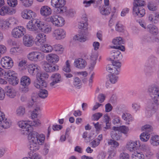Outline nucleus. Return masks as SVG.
<instances>
[{"instance_id":"nucleus-62","label":"nucleus","mask_w":159,"mask_h":159,"mask_svg":"<svg viewBox=\"0 0 159 159\" xmlns=\"http://www.w3.org/2000/svg\"><path fill=\"white\" fill-rule=\"evenodd\" d=\"M40 109L39 107H37L33 111L31 114V117L32 118H35L37 117L38 111H40Z\"/></svg>"},{"instance_id":"nucleus-30","label":"nucleus","mask_w":159,"mask_h":159,"mask_svg":"<svg viewBox=\"0 0 159 159\" xmlns=\"http://www.w3.org/2000/svg\"><path fill=\"white\" fill-rule=\"evenodd\" d=\"M31 83L30 78L27 76H23L20 79V85L22 87H28Z\"/></svg>"},{"instance_id":"nucleus-10","label":"nucleus","mask_w":159,"mask_h":159,"mask_svg":"<svg viewBox=\"0 0 159 159\" xmlns=\"http://www.w3.org/2000/svg\"><path fill=\"white\" fill-rule=\"evenodd\" d=\"M25 32V29L23 26H20L13 29L11 32V34L14 38L18 39L23 36Z\"/></svg>"},{"instance_id":"nucleus-36","label":"nucleus","mask_w":159,"mask_h":159,"mask_svg":"<svg viewBox=\"0 0 159 159\" xmlns=\"http://www.w3.org/2000/svg\"><path fill=\"white\" fill-rule=\"evenodd\" d=\"M53 49V48L52 47L48 44L44 43L40 46L41 50L44 52L49 53L51 52Z\"/></svg>"},{"instance_id":"nucleus-40","label":"nucleus","mask_w":159,"mask_h":159,"mask_svg":"<svg viewBox=\"0 0 159 159\" xmlns=\"http://www.w3.org/2000/svg\"><path fill=\"white\" fill-rule=\"evenodd\" d=\"M147 29L151 34L156 35L158 33V30L157 27L152 24L148 25L147 27Z\"/></svg>"},{"instance_id":"nucleus-25","label":"nucleus","mask_w":159,"mask_h":159,"mask_svg":"<svg viewBox=\"0 0 159 159\" xmlns=\"http://www.w3.org/2000/svg\"><path fill=\"white\" fill-rule=\"evenodd\" d=\"M47 61L49 63L54 64L59 61L58 56L56 54L51 53L48 55L46 57Z\"/></svg>"},{"instance_id":"nucleus-63","label":"nucleus","mask_w":159,"mask_h":159,"mask_svg":"<svg viewBox=\"0 0 159 159\" xmlns=\"http://www.w3.org/2000/svg\"><path fill=\"white\" fill-rule=\"evenodd\" d=\"M102 116V113L98 112L94 114L93 116V119L94 120H98Z\"/></svg>"},{"instance_id":"nucleus-7","label":"nucleus","mask_w":159,"mask_h":159,"mask_svg":"<svg viewBox=\"0 0 159 159\" xmlns=\"http://www.w3.org/2000/svg\"><path fill=\"white\" fill-rule=\"evenodd\" d=\"M142 129L145 132L140 135V139L142 141L146 142L150 137V132L152 130V128L150 125H146L142 127Z\"/></svg>"},{"instance_id":"nucleus-5","label":"nucleus","mask_w":159,"mask_h":159,"mask_svg":"<svg viewBox=\"0 0 159 159\" xmlns=\"http://www.w3.org/2000/svg\"><path fill=\"white\" fill-rule=\"evenodd\" d=\"M148 92L150 97L155 102L154 108H158L159 101V88L155 86H150L148 89Z\"/></svg>"},{"instance_id":"nucleus-34","label":"nucleus","mask_w":159,"mask_h":159,"mask_svg":"<svg viewBox=\"0 0 159 159\" xmlns=\"http://www.w3.org/2000/svg\"><path fill=\"white\" fill-rule=\"evenodd\" d=\"M11 124V120L5 118L0 122V126L4 129H7L10 127Z\"/></svg>"},{"instance_id":"nucleus-31","label":"nucleus","mask_w":159,"mask_h":159,"mask_svg":"<svg viewBox=\"0 0 159 159\" xmlns=\"http://www.w3.org/2000/svg\"><path fill=\"white\" fill-rule=\"evenodd\" d=\"M5 91L6 95L10 98H14L16 95L15 90L11 87H7L5 89Z\"/></svg>"},{"instance_id":"nucleus-1","label":"nucleus","mask_w":159,"mask_h":159,"mask_svg":"<svg viewBox=\"0 0 159 159\" xmlns=\"http://www.w3.org/2000/svg\"><path fill=\"white\" fill-rule=\"evenodd\" d=\"M40 124V121L38 120H34L33 122L30 121H20L18 123V126L22 129L23 134H27L29 130L31 129L32 126H37Z\"/></svg>"},{"instance_id":"nucleus-38","label":"nucleus","mask_w":159,"mask_h":159,"mask_svg":"<svg viewBox=\"0 0 159 159\" xmlns=\"http://www.w3.org/2000/svg\"><path fill=\"white\" fill-rule=\"evenodd\" d=\"M157 61L156 58L155 57L153 56L150 57L146 63V66L148 67H149V68L151 69V66L156 63Z\"/></svg>"},{"instance_id":"nucleus-44","label":"nucleus","mask_w":159,"mask_h":159,"mask_svg":"<svg viewBox=\"0 0 159 159\" xmlns=\"http://www.w3.org/2000/svg\"><path fill=\"white\" fill-rule=\"evenodd\" d=\"M18 22V20L16 18L14 17H11L8 20L5 21V22L6 23V25L8 26H9L10 25H16Z\"/></svg>"},{"instance_id":"nucleus-55","label":"nucleus","mask_w":159,"mask_h":159,"mask_svg":"<svg viewBox=\"0 0 159 159\" xmlns=\"http://www.w3.org/2000/svg\"><path fill=\"white\" fill-rule=\"evenodd\" d=\"M23 5L27 7L31 6L33 3V0H21Z\"/></svg>"},{"instance_id":"nucleus-19","label":"nucleus","mask_w":159,"mask_h":159,"mask_svg":"<svg viewBox=\"0 0 159 159\" xmlns=\"http://www.w3.org/2000/svg\"><path fill=\"white\" fill-rule=\"evenodd\" d=\"M140 148L145 152L146 157L148 159H151L154 155L153 152L151 150L150 147L148 145L143 144Z\"/></svg>"},{"instance_id":"nucleus-15","label":"nucleus","mask_w":159,"mask_h":159,"mask_svg":"<svg viewBox=\"0 0 159 159\" xmlns=\"http://www.w3.org/2000/svg\"><path fill=\"white\" fill-rule=\"evenodd\" d=\"M43 68L47 72H51L58 70V66L57 65L52 66L49 63L45 61L41 62Z\"/></svg>"},{"instance_id":"nucleus-9","label":"nucleus","mask_w":159,"mask_h":159,"mask_svg":"<svg viewBox=\"0 0 159 159\" xmlns=\"http://www.w3.org/2000/svg\"><path fill=\"white\" fill-rule=\"evenodd\" d=\"M141 145L139 140L134 141L130 140L128 142L126 145V148L127 150L131 152H136Z\"/></svg>"},{"instance_id":"nucleus-50","label":"nucleus","mask_w":159,"mask_h":159,"mask_svg":"<svg viewBox=\"0 0 159 159\" xmlns=\"http://www.w3.org/2000/svg\"><path fill=\"white\" fill-rule=\"evenodd\" d=\"M62 70L66 72L69 73L71 71L70 62L69 60H68L66 61L65 65L63 67Z\"/></svg>"},{"instance_id":"nucleus-49","label":"nucleus","mask_w":159,"mask_h":159,"mask_svg":"<svg viewBox=\"0 0 159 159\" xmlns=\"http://www.w3.org/2000/svg\"><path fill=\"white\" fill-rule=\"evenodd\" d=\"M102 0H98V2L95 1V0H90L89 1L84 0L83 2V4L85 7H88L90 6L92 3H96L98 4Z\"/></svg>"},{"instance_id":"nucleus-54","label":"nucleus","mask_w":159,"mask_h":159,"mask_svg":"<svg viewBox=\"0 0 159 159\" xmlns=\"http://www.w3.org/2000/svg\"><path fill=\"white\" fill-rule=\"evenodd\" d=\"M48 75L47 73H41L39 72L37 75V79L43 80V79L47 78L48 77Z\"/></svg>"},{"instance_id":"nucleus-47","label":"nucleus","mask_w":159,"mask_h":159,"mask_svg":"<svg viewBox=\"0 0 159 159\" xmlns=\"http://www.w3.org/2000/svg\"><path fill=\"white\" fill-rule=\"evenodd\" d=\"M132 159H144V155L142 152H134L131 156Z\"/></svg>"},{"instance_id":"nucleus-8","label":"nucleus","mask_w":159,"mask_h":159,"mask_svg":"<svg viewBox=\"0 0 159 159\" xmlns=\"http://www.w3.org/2000/svg\"><path fill=\"white\" fill-rule=\"evenodd\" d=\"M41 21L39 19H35L30 20L26 25L27 29L30 30L37 32Z\"/></svg>"},{"instance_id":"nucleus-51","label":"nucleus","mask_w":159,"mask_h":159,"mask_svg":"<svg viewBox=\"0 0 159 159\" xmlns=\"http://www.w3.org/2000/svg\"><path fill=\"white\" fill-rule=\"evenodd\" d=\"M25 112V108L23 106L18 107L16 110V115L18 116H22Z\"/></svg>"},{"instance_id":"nucleus-61","label":"nucleus","mask_w":159,"mask_h":159,"mask_svg":"<svg viewBox=\"0 0 159 159\" xmlns=\"http://www.w3.org/2000/svg\"><path fill=\"white\" fill-rule=\"evenodd\" d=\"M129 155L125 152L121 153L119 156L120 159H129Z\"/></svg>"},{"instance_id":"nucleus-22","label":"nucleus","mask_w":159,"mask_h":159,"mask_svg":"<svg viewBox=\"0 0 159 159\" xmlns=\"http://www.w3.org/2000/svg\"><path fill=\"white\" fill-rule=\"evenodd\" d=\"M40 67L37 64H31L28 66L27 70L29 73L32 75H37L39 70Z\"/></svg>"},{"instance_id":"nucleus-64","label":"nucleus","mask_w":159,"mask_h":159,"mask_svg":"<svg viewBox=\"0 0 159 159\" xmlns=\"http://www.w3.org/2000/svg\"><path fill=\"white\" fill-rule=\"evenodd\" d=\"M100 142L98 139H95L90 142V145L93 148H94L98 146L100 144Z\"/></svg>"},{"instance_id":"nucleus-14","label":"nucleus","mask_w":159,"mask_h":159,"mask_svg":"<svg viewBox=\"0 0 159 159\" xmlns=\"http://www.w3.org/2000/svg\"><path fill=\"white\" fill-rule=\"evenodd\" d=\"M50 80L52 81L50 84L51 87H55L56 85L62 81L61 75L58 73H55L52 74L50 77Z\"/></svg>"},{"instance_id":"nucleus-41","label":"nucleus","mask_w":159,"mask_h":159,"mask_svg":"<svg viewBox=\"0 0 159 159\" xmlns=\"http://www.w3.org/2000/svg\"><path fill=\"white\" fill-rule=\"evenodd\" d=\"M12 14V12L10 11L9 8L7 6L3 7L0 9V15L1 16Z\"/></svg>"},{"instance_id":"nucleus-13","label":"nucleus","mask_w":159,"mask_h":159,"mask_svg":"<svg viewBox=\"0 0 159 159\" xmlns=\"http://www.w3.org/2000/svg\"><path fill=\"white\" fill-rule=\"evenodd\" d=\"M1 64L2 67L6 69H9L13 66V61L9 57H5L1 60Z\"/></svg>"},{"instance_id":"nucleus-20","label":"nucleus","mask_w":159,"mask_h":159,"mask_svg":"<svg viewBox=\"0 0 159 159\" xmlns=\"http://www.w3.org/2000/svg\"><path fill=\"white\" fill-rule=\"evenodd\" d=\"M52 36L55 39L60 40L65 37L66 32L62 29H56L53 31Z\"/></svg>"},{"instance_id":"nucleus-18","label":"nucleus","mask_w":159,"mask_h":159,"mask_svg":"<svg viewBox=\"0 0 159 159\" xmlns=\"http://www.w3.org/2000/svg\"><path fill=\"white\" fill-rule=\"evenodd\" d=\"M133 14L135 16H138L139 17L143 16L145 14V10L143 7H136V6L133 7Z\"/></svg>"},{"instance_id":"nucleus-3","label":"nucleus","mask_w":159,"mask_h":159,"mask_svg":"<svg viewBox=\"0 0 159 159\" xmlns=\"http://www.w3.org/2000/svg\"><path fill=\"white\" fill-rule=\"evenodd\" d=\"M114 130L111 133V136L113 139L117 140L120 139L121 137V133L126 134L129 130V128L124 125L116 127H114Z\"/></svg>"},{"instance_id":"nucleus-16","label":"nucleus","mask_w":159,"mask_h":159,"mask_svg":"<svg viewBox=\"0 0 159 159\" xmlns=\"http://www.w3.org/2000/svg\"><path fill=\"white\" fill-rule=\"evenodd\" d=\"M6 75L8 76V81L10 84L13 85H16L19 82V79L17 77V74H14L9 70Z\"/></svg>"},{"instance_id":"nucleus-6","label":"nucleus","mask_w":159,"mask_h":159,"mask_svg":"<svg viewBox=\"0 0 159 159\" xmlns=\"http://www.w3.org/2000/svg\"><path fill=\"white\" fill-rule=\"evenodd\" d=\"M51 4L56 8V12L57 14H62L66 11V7L65 6V0H51Z\"/></svg>"},{"instance_id":"nucleus-46","label":"nucleus","mask_w":159,"mask_h":159,"mask_svg":"<svg viewBox=\"0 0 159 159\" xmlns=\"http://www.w3.org/2000/svg\"><path fill=\"white\" fill-rule=\"evenodd\" d=\"M88 59V58L86 55L84 56H81L80 58V69L84 68L87 65L86 60Z\"/></svg>"},{"instance_id":"nucleus-24","label":"nucleus","mask_w":159,"mask_h":159,"mask_svg":"<svg viewBox=\"0 0 159 159\" xmlns=\"http://www.w3.org/2000/svg\"><path fill=\"white\" fill-rule=\"evenodd\" d=\"M35 13L31 10L29 9L24 10L22 12V17L26 19H30L35 17Z\"/></svg>"},{"instance_id":"nucleus-33","label":"nucleus","mask_w":159,"mask_h":159,"mask_svg":"<svg viewBox=\"0 0 159 159\" xmlns=\"http://www.w3.org/2000/svg\"><path fill=\"white\" fill-rule=\"evenodd\" d=\"M34 85L37 89H41L46 87L47 84L46 82L43 80L37 79V80L34 83Z\"/></svg>"},{"instance_id":"nucleus-21","label":"nucleus","mask_w":159,"mask_h":159,"mask_svg":"<svg viewBox=\"0 0 159 159\" xmlns=\"http://www.w3.org/2000/svg\"><path fill=\"white\" fill-rule=\"evenodd\" d=\"M35 43L39 46H41L46 41V35L44 34H39L35 39Z\"/></svg>"},{"instance_id":"nucleus-42","label":"nucleus","mask_w":159,"mask_h":159,"mask_svg":"<svg viewBox=\"0 0 159 159\" xmlns=\"http://www.w3.org/2000/svg\"><path fill=\"white\" fill-rule=\"evenodd\" d=\"M122 118L128 124H129V122L132 121L133 120L131 115L127 113H123L122 115Z\"/></svg>"},{"instance_id":"nucleus-27","label":"nucleus","mask_w":159,"mask_h":159,"mask_svg":"<svg viewBox=\"0 0 159 159\" xmlns=\"http://www.w3.org/2000/svg\"><path fill=\"white\" fill-rule=\"evenodd\" d=\"M110 59L112 60V59H116L118 60H121L122 58V54L117 49H115L111 52Z\"/></svg>"},{"instance_id":"nucleus-4","label":"nucleus","mask_w":159,"mask_h":159,"mask_svg":"<svg viewBox=\"0 0 159 159\" xmlns=\"http://www.w3.org/2000/svg\"><path fill=\"white\" fill-rule=\"evenodd\" d=\"M29 132L27 134H28V139L29 142H38L40 144H42L44 143L45 137L44 134L39 135V134L37 132L34 131L31 132L30 133Z\"/></svg>"},{"instance_id":"nucleus-59","label":"nucleus","mask_w":159,"mask_h":159,"mask_svg":"<svg viewBox=\"0 0 159 159\" xmlns=\"http://www.w3.org/2000/svg\"><path fill=\"white\" fill-rule=\"evenodd\" d=\"M7 4L10 7H14L17 4V0H7Z\"/></svg>"},{"instance_id":"nucleus-17","label":"nucleus","mask_w":159,"mask_h":159,"mask_svg":"<svg viewBox=\"0 0 159 159\" xmlns=\"http://www.w3.org/2000/svg\"><path fill=\"white\" fill-rule=\"evenodd\" d=\"M154 105L155 102L154 101L152 102H150L148 104L145 111V115L148 118L151 116L158 109V108L157 109L154 108Z\"/></svg>"},{"instance_id":"nucleus-37","label":"nucleus","mask_w":159,"mask_h":159,"mask_svg":"<svg viewBox=\"0 0 159 159\" xmlns=\"http://www.w3.org/2000/svg\"><path fill=\"white\" fill-rule=\"evenodd\" d=\"M29 143L28 148L31 151L33 152L38 150L40 148L39 145H41L40 144H39L38 142H29Z\"/></svg>"},{"instance_id":"nucleus-32","label":"nucleus","mask_w":159,"mask_h":159,"mask_svg":"<svg viewBox=\"0 0 159 159\" xmlns=\"http://www.w3.org/2000/svg\"><path fill=\"white\" fill-rule=\"evenodd\" d=\"M39 29L41 30L42 32L47 34L50 32L52 30V28L50 25L46 24H43L42 21L41 22Z\"/></svg>"},{"instance_id":"nucleus-39","label":"nucleus","mask_w":159,"mask_h":159,"mask_svg":"<svg viewBox=\"0 0 159 159\" xmlns=\"http://www.w3.org/2000/svg\"><path fill=\"white\" fill-rule=\"evenodd\" d=\"M112 43L116 46H112L111 47V48H116V46L121 45L123 44V41L121 37H119L114 39L112 40Z\"/></svg>"},{"instance_id":"nucleus-29","label":"nucleus","mask_w":159,"mask_h":159,"mask_svg":"<svg viewBox=\"0 0 159 159\" xmlns=\"http://www.w3.org/2000/svg\"><path fill=\"white\" fill-rule=\"evenodd\" d=\"M152 41V38L149 34L143 35L141 38V43L142 44H146L151 43Z\"/></svg>"},{"instance_id":"nucleus-12","label":"nucleus","mask_w":159,"mask_h":159,"mask_svg":"<svg viewBox=\"0 0 159 159\" xmlns=\"http://www.w3.org/2000/svg\"><path fill=\"white\" fill-rule=\"evenodd\" d=\"M43 54L42 53L38 51L32 52L28 54L27 58L31 61L37 62L41 59Z\"/></svg>"},{"instance_id":"nucleus-56","label":"nucleus","mask_w":159,"mask_h":159,"mask_svg":"<svg viewBox=\"0 0 159 159\" xmlns=\"http://www.w3.org/2000/svg\"><path fill=\"white\" fill-rule=\"evenodd\" d=\"M109 80L112 84H115L117 81L118 77L114 74L110 75L109 76Z\"/></svg>"},{"instance_id":"nucleus-35","label":"nucleus","mask_w":159,"mask_h":159,"mask_svg":"<svg viewBox=\"0 0 159 159\" xmlns=\"http://www.w3.org/2000/svg\"><path fill=\"white\" fill-rule=\"evenodd\" d=\"M106 69L109 73L116 75L119 74L120 71V69H116V67H114L112 64L108 65L106 67Z\"/></svg>"},{"instance_id":"nucleus-43","label":"nucleus","mask_w":159,"mask_h":159,"mask_svg":"<svg viewBox=\"0 0 159 159\" xmlns=\"http://www.w3.org/2000/svg\"><path fill=\"white\" fill-rule=\"evenodd\" d=\"M99 9L100 13L104 15H107L109 14L111 10L110 7L107 6L104 7H100Z\"/></svg>"},{"instance_id":"nucleus-58","label":"nucleus","mask_w":159,"mask_h":159,"mask_svg":"<svg viewBox=\"0 0 159 159\" xmlns=\"http://www.w3.org/2000/svg\"><path fill=\"white\" fill-rule=\"evenodd\" d=\"M107 143L109 145L115 148L118 147L119 145V143L117 141L111 139L108 140Z\"/></svg>"},{"instance_id":"nucleus-60","label":"nucleus","mask_w":159,"mask_h":159,"mask_svg":"<svg viewBox=\"0 0 159 159\" xmlns=\"http://www.w3.org/2000/svg\"><path fill=\"white\" fill-rule=\"evenodd\" d=\"M73 85L77 89H80V79L77 77H75L73 82Z\"/></svg>"},{"instance_id":"nucleus-53","label":"nucleus","mask_w":159,"mask_h":159,"mask_svg":"<svg viewBox=\"0 0 159 159\" xmlns=\"http://www.w3.org/2000/svg\"><path fill=\"white\" fill-rule=\"evenodd\" d=\"M147 7L149 10L151 11H155L158 9V7L152 2L148 3Z\"/></svg>"},{"instance_id":"nucleus-48","label":"nucleus","mask_w":159,"mask_h":159,"mask_svg":"<svg viewBox=\"0 0 159 159\" xmlns=\"http://www.w3.org/2000/svg\"><path fill=\"white\" fill-rule=\"evenodd\" d=\"M38 96L42 99H45L48 96V91L45 89H41L38 93Z\"/></svg>"},{"instance_id":"nucleus-23","label":"nucleus","mask_w":159,"mask_h":159,"mask_svg":"<svg viewBox=\"0 0 159 159\" xmlns=\"http://www.w3.org/2000/svg\"><path fill=\"white\" fill-rule=\"evenodd\" d=\"M33 38L32 36L26 34L23 37V43L24 45L27 47H31L32 45Z\"/></svg>"},{"instance_id":"nucleus-57","label":"nucleus","mask_w":159,"mask_h":159,"mask_svg":"<svg viewBox=\"0 0 159 159\" xmlns=\"http://www.w3.org/2000/svg\"><path fill=\"white\" fill-rule=\"evenodd\" d=\"M53 49L56 52H59L60 53H62L63 50V46L59 44L55 45Z\"/></svg>"},{"instance_id":"nucleus-45","label":"nucleus","mask_w":159,"mask_h":159,"mask_svg":"<svg viewBox=\"0 0 159 159\" xmlns=\"http://www.w3.org/2000/svg\"><path fill=\"white\" fill-rule=\"evenodd\" d=\"M150 142L153 146L158 145L159 144V136L157 135L153 136L151 139Z\"/></svg>"},{"instance_id":"nucleus-2","label":"nucleus","mask_w":159,"mask_h":159,"mask_svg":"<svg viewBox=\"0 0 159 159\" xmlns=\"http://www.w3.org/2000/svg\"><path fill=\"white\" fill-rule=\"evenodd\" d=\"M86 16V14L83 15L81 20L83 21L80 22V42H84L87 39L86 34L88 30V24Z\"/></svg>"},{"instance_id":"nucleus-11","label":"nucleus","mask_w":159,"mask_h":159,"mask_svg":"<svg viewBox=\"0 0 159 159\" xmlns=\"http://www.w3.org/2000/svg\"><path fill=\"white\" fill-rule=\"evenodd\" d=\"M49 21L58 27H61L64 24L65 20L62 17L58 15H53L49 18Z\"/></svg>"},{"instance_id":"nucleus-52","label":"nucleus","mask_w":159,"mask_h":159,"mask_svg":"<svg viewBox=\"0 0 159 159\" xmlns=\"http://www.w3.org/2000/svg\"><path fill=\"white\" fill-rule=\"evenodd\" d=\"M145 4V2L143 0H134L133 3V6L136 7H142Z\"/></svg>"},{"instance_id":"nucleus-26","label":"nucleus","mask_w":159,"mask_h":159,"mask_svg":"<svg viewBox=\"0 0 159 159\" xmlns=\"http://www.w3.org/2000/svg\"><path fill=\"white\" fill-rule=\"evenodd\" d=\"M52 11L50 7L47 6H42L40 10V13L42 16H47L50 15Z\"/></svg>"},{"instance_id":"nucleus-28","label":"nucleus","mask_w":159,"mask_h":159,"mask_svg":"<svg viewBox=\"0 0 159 159\" xmlns=\"http://www.w3.org/2000/svg\"><path fill=\"white\" fill-rule=\"evenodd\" d=\"M148 20L154 24L157 23L159 21V12H156L154 14H150L148 16Z\"/></svg>"}]
</instances>
